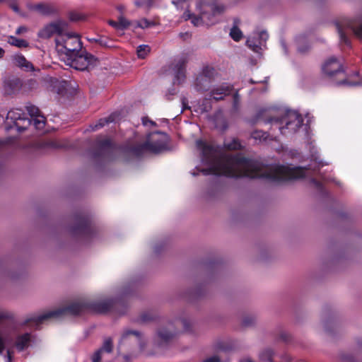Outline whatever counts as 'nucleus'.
<instances>
[{"mask_svg": "<svg viewBox=\"0 0 362 362\" xmlns=\"http://www.w3.org/2000/svg\"><path fill=\"white\" fill-rule=\"evenodd\" d=\"M196 145L202 151V162L209 165L207 168L200 170L205 175L211 174L230 177L264 178L274 182L307 176L308 169L304 168L276 164L264 167L256 160L240 155L223 153L218 148L216 150L202 140L197 141Z\"/></svg>", "mask_w": 362, "mask_h": 362, "instance_id": "obj_1", "label": "nucleus"}, {"mask_svg": "<svg viewBox=\"0 0 362 362\" xmlns=\"http://www.w3.org/2000/svg\"><path fill=\"white\" fill-rule=\"evenodd\" d=\"M56 49L62 61L76 70L84 71L95 64L97 58L82 50V42L75 33L64 32L55 39Z\"/></svg>", "mask_w": 362, "mask_h": 362, "instance_id": "obj_2", "label": "nucleus"}, {"mask_svg": "<svg viewBox=\"0 0 362 362\" xmlns=\"http://www.w3.org/2000/svg\"><path fill=\"white\" fill-rule=\"evenodd\" d=\"M117 304V301L112 299L95 302L80 300L63 308L49 310L41 315H33L25 321V324L33 323L37 326L47 319L59 318L66 313L74 316L88 313H105L115 307Z\"/></svg>", "mask_w": 362, "mask_h": 362, "instance_id": "obj_3", "label": "nucleus"}, {"mask_svg": "<svg viewBox=\"0 0 362 362\" xmlns=\"http://www.w3.org/2000/svg\"><path fill=\"white\" fill-rule=\"evenodd\" d=\"M197 8L200 12V16L191 13L189 11H185L182 15L185 21L191 20L194 26H199L202 24L211 25L218 21L217 16L221 15L225 11V6L215 4H206L200 2L197 4Z\"/></svg>", "mask_w": 362, "mask_h": 362, "instance_id": "obj_4", "label": "nucleus"}, {"mask_svg": "<svg viewBox=\"0 0 362 362\" xmlns=\"http://www.w3.org/2000/svg\"><path fill=\"white\" fill-rule=\"evenodd\" d=\"M267 122L271 123L284 135L296 133L303 124L302 116L296 111H288L281 117L270 118Z\"/></svg>", "mask_w": 362, "mask_h": 362, "instance_id": "obj_5", "label": "nucleus"}, {"mask_svg": "<svg viewBox=\"0 0 362 362\" xmlns=\"http://www.w3.org/2000/svg\"><path fill=\"white\" fill-rule=\"evenodd\" d=\"M335 26L339 35L341 42L350 46L351 42L346 35V30H351L357 37L362 39V16L356 19L343 18L335 22Z\"/></svg>", "mask_w": 362, "mask_h": 362, "instance_id": "obj_6", "label": "nucleus"}, {"mask_svg": "<svg viewBox=\"0 0 362 362\" xmlns=\"http://www.w3.org/2000/svg\"><path fill=\"white\" fill-rule=\"evenodd\" d=\"M151 134L149 135L146 141L144 144L136 145L132 148V152L136 156H140L146 152L158 153L166 148L165 141L160 139H151Z\"/></svg>", "mask_w": 362, "mask_h": 362, "instance_id": "obj_7", "label": "nucleus"}, {"mask_svg": "<svg viewBox=\"0 0 362 362\" xmlns=\"http://www.w3.org/2000/svg\"><path fill=\"white\" fill-rule=\"evenodd\" d=\"M189 62V57L182 54L174 59L170 66V70L173 76V83L181 84L186 78V65Z\"/></svg>", "mask_w": 362, "mask_h": 362, "instance_id": "obj_8", "label": "nucleus"}, {"mask_svg": "<svg viewBox=\"0 0 362 362\" xmlns=\"http://www.w3.org/2000/svg\"><path fill=\"white\" fill-rule=\"evenodd\" d=\"M322 71L327 76L332 78L334 76H341V80L337 82L338 85L346 84L344 79V73L342 64L335 57H330L322 65Z\"/></svg>", "mask_w": 362, "mask_h": 362, "instance_id": "obj_9", "label": "nucleus"}, {"mask_svg": "<svg viewBox=\"0 0 362 362\" xmlns=\"http://www.w3.org/2000/svg\"><path fill=\"white\" fill-rule=\"evenodd\" d=\"M68 23L64 21H57L46 25L39 33V36L42 38H49L54 35H62V33L67 30Z\"/></svg>", "mask_w": 362, "mask_h": 362, "instance_id": "obj_10", "label": "nucleus"}, {"mask_svg": "<svg viewBox=\"0 0 362 362\" xmlns=\"http://www.w3.org/2000/svg\"><path fill=\"white\" fill-rule=\"evenodd\" d=\"M73 233L76 235L89 238L94 233V228L88 218H82L78 220L77 225L74 228Z\"/></svg>", "mask_w": 362, "mask_h": 362, "instance_id": "obj_11", "label": "nucleus"}, {"mask_svg": "<svg viewBox=\"0 0 362 362\" xmlns=\"http://www.w3.org/2000/svg\"><path fill=\"white\" fill-rule=\"evenodd\" d=\"M34 335L28 332L19 334L16 338L15 346L18 351H22L34 341Z\"/></svg>", "mask_w": 362, "mask_h": 362, "instance_id": "obj_12", "label": "nucleus"}, {"mask_svg": "<svg viewBox=\"0 0 362 362\" xmlns=\"http://www.w3.org/2000/svg\"><path fill=\"white\" fill-rule=\"evenodd\" d=\"M233 90V86L227 83L221 84L211 90V96L215 100H223L225 96L230 94Z\"/></svg>", "mask_w": 362, "mask_h": 362, "instance_id": "obj_13", "label": "nucleus"}, {"mask_svg": "<svg viewBox=\"0 0 362 362\" xmlns=\"http://www.w3.org/2000/svg\"><path fill=\"white\" fill-rule=\"evenodd\" d=\"M157 335L160 344L169 341L175 335L173 325L169 324L167 327H160L157 332Z\"/></svg>", "mask_w": 362, "mask_h": 362, "instance_id": "obj_14", "label": "nucleus"}, {"mask_svg": "<svg viewBox=\"0 0 362 362\" xmlns=\"http://www.w3.org/2000/svg\"><path fill=\"white\" fill-rule=\"evenodd\" d=\"M21 86V81L19 78H9L4 82V90L7 94L11 95L18 92Z\"/></svg>", "mask_w": 362, "mask_h": 362, "instance_id": "obj_15", "label": "nucleus"}, {"mask_svg": "<svg viewBox=\"0 0 362 362\" xmlns=\"http://www.w3.org/2000/svg\"><path fill=\"white\" fill-rule=\"evenodd\" d=\"M240 24L241 21L238 18H235L233 19L229 36L235 42H239L243 38V33L239 28Z\"/></svg>", "mask_w": 362, "mask_h": 362, "instance_id": "obj_16", "label": "nucleus"}, {"mask_svg": "<svg viewBox=\"0 0 362 362\" xmlns=\"http://www.w3.org/2000/svg\"><path fill=\"white\" fill-rule=\"evenodd\" d=\"M211 81L198 75L194 81V88L197 91L204 92L209 90Z\"/></svg>", "mask_w": 362, "mask_h": 362, "instance_id": "obj_17", "label": "nucleus"}, {"mask_svg": "<svg viewBox=\"0 0 362 362\" xmlns=\"http://www.w3.org/2000/svg\"><path fill=\"white\" fill-rule=\"evenodd\" d=\"M97 146L100 156H105L111 152L113 149L112 144L109 139L97 140Z\"/></svg>", "mask_w": 362, "mask_h": 362, "instance_id": "obj_18", "label": "nucleus"}, {"mask_svg": "<svg viewBox=\"0 0 362 362\" xmlns=\"http://www.w3.org/2000/svg\"><path fill=\"white\" fill-rule=\"evenodd\" d=\"M33 9L42 15H50L56 11L54 6L49 4H38L34 5Z\"/></svg>", "mask_w": 362, "mask_h": 362, "instance_id": "obj_19", "label": "nucleus"}, {"mask_svg": "<svg viewBox=\"0 0 362 362\" xmlns=\"http://www.w3.org/2000/svg\"><path fill=\"white\" fill-rule=\"evenodd\" d=\"M298 52L300 54L305 53L310 48L305 35H299L296 39Z\"/></svg>", "mask_w": 362, "mask_h": 362, "instance_id": "obj_20", "label": "nucleus"}, {"mask_svg": "<svg viewBox=\"0 0 362 362\" xmlns=\"http://www.w3.org/2000/svg\"><path fill=\"white\" fill-rule=\"evenodd\" d=\"M246 45L250 49L257 53H259L263 47V45H259V37L257 35L252 37H249L246 41Z\"/></svg>", "mask_w": 362, "mask_h": 362, "instance_id": "obj_21", "label": "nucleus"}, {"mask_svg": "<svg viewBox=\"0 0 362 362\" xmlns=\"http://www.w3.org/2000/svg\"><path fill=\"white\" fill-rule=\"evenodd\" d=\"M30 124V119L26 117L25 115L19 120H17L13 127H11V128L15 127L18 132H21L25 131Z\"/></svg>", "mask_w": 362, "mask_h": 362, "instance_id": "obj_22", "label": "nucleus"}, {"mask_svg": "<svg viewBox=\"0 0 362 362\" xmlns=\"http://www.w3.org/2000/svg\"><path fill=\"white\" fill-rule=\"evenodd\" d=\"M115 114H112L107 118L100 119L95 124H91L90 126L91 131H96V130L103 127L106 124L114 122L115 119Z\"/></svg>", "mask_w": 362, "mask_h": 362, "instance_id": "obj_23", "label": "nucleus"}, {"mask_svg": "<svg viewBox=\"0 0 362 362\" xmlns=\"http://www.w3.org/2000/svg\"><path fill=\"white\" fill-rule=\"evenodd\" d=\"M25 115L24 112L21 109H13L8 111L6 119L11 120V122L16 124L17 120H19L23 116Z\"/></svg>", "mask_w": 362, "mask_h": 362, "instance_id": "obj_24", "label": "nucleus"}, {"mask_svg": "<svg viewBox=\"0 0 362 362\" xmlns=\"http://www.w3.org/2000/svg\"><path fill=\"white\" fill-rule=\"evenodd\" d=\"M15 60L17 65L24 69L25 71L34 70V66L33 64L27 61L23 55H17L15 58Z\"/></svg>", "mask_w": 362, "mask_h": 362, "instance_id": "obj_25", "label": "nucleus"}, {"mask_svg": "<svg viewBox=\"0 0 362 362\" xmlns=\"http://www.w3.org/2000/svg\"><path fill=\"white\" fill-rule=\"evenodd\" d=\"M251 137L256 141L261 143L267 140L269 134L262 130H255L251 133Z\"/></svg>", "mask_w": 362, "mask_h": 362, "instance_id": "obj_26", "label": "nucleus"}, {"mask_svg": "<svg viewBox=\"0 0 362 362\" xmlns=\"http://www.w3.org/2000/svg\"><path fill=\"white\" fill-rule=\"evenodd\" d=\"M31 124L33 123L37 129H42L45 125L46 119L43 115H40L35 117L32 118Z\"/></svg>", "mask_w": 362, "mask_h": 362, "instance_id": "obj_27", "label": "nucleus"}, {"mask_svg": "<svg viewBox=\"0 0 362 362\" xmlns=\"http://www.w3.org/2000/svg\"><path fill=\"white\" fill-rule=\"evenodd\" d=\"M8 42L13 46H16V47H20V48L21 47H26L28 46V43L25 40H22V39H18L13 36H10L8 37Z\"/></svg>", "mask_w": 362, "mask_h": 362, "instance_id": "obj_28", "label": "nucleus"}, {"mask_svg": "<svg viewBox=\"0 0 362 362\" xmlns=\"http://www.w3.org/2000/svg\"><path fill=\"white\" fill-rule=\"evenodd\" d=\"M199 75L212 81L216 75V70L211 66H206L202 69Z\"/></svg>", "mask_w": 362, "mask_h": 362, "instance_id": "obj_29", "label": "nucleus"}, {"mask_svg": "<svg viewBox=\"0 0 362 362\" xmlns=\"http://www.w3.org/2000/svg\"><path fill=\"white\" fill-rule=\"evenodd\" d=\"M118 25L119 30H124L127 29L131 25H133V23L123 16H119L118 17Z\"/></svg>", "mask_w": 362, "mask_h": 362, "instance_id": "obj_30", "label": "nucleus"}, {"mask_svg": "<svg viewBox=\"0 0 362 362\" xmlns=\"http://www.w3.org/2000/svg\"><path fill=\"white\" fill-rule=\"evenodd\" d=\"M113 349L112 340L110 337H107L104 339L103 344L99 349H103V352L111 353Z\"/></svg>", "mask_w": 362, "mask_h": 362, "instance_id": "obj_31", "label": "nucleus"}, {"mask_svg": "<svg viewBox=\"0 0 362 362\" xmlns=\"http://www.w3.org/2000/svg\"><path fill=\"white\" fill-rule=\"evenodd\" d=\"M224 147L228 150H237L240 148L241 145L238 139H233L231 141L224 142Z\"/></svg>", "mask_w": 362, "mask_h": 362, "instance_id": "obj_32", "label": "nucleus"}, {"mask_svg": "<svg viewBox=\"0 0 362 362\" xmlns=\"http://www.w3.org/2000/svg\"><path fill=\"white\" fill-rule=\"evenodd\" d=\"M154 23L151 21H148L146 18H142L141 20L136 21L134 25V28H140L142 29L149 28L153 25Z\"/></svg>", "mask_w": 362, "mask_h": 362, "instance_id": "obj_33", "label": "nucleus"}, {"mask_svg": "<svg viewBox=\"0 0 362 362\" xmlns=\"http://www.w3.org/2000/svg\"><path fill=\"white\" fill-rule=\"evenodd\" d=\"M25 107L31 119L41 115L39 108L32 104L26 105Z\"/></svg>", "mask_w": 362, "mask_h": 362, "instance_id": "obj_34", "label": "nucleus"}, {"mask_svg": "<svg viewBox=\"0 0 362 362\" xmlns=\"http://www.w3.org/2000/svg\"><path fill=\"white\" fill-rule=\"evenodd\" d=\"M149 52L150 47L148 45H141L137 47V55L139 58H145Z\"/></svg>", "mask_w": 362, "mask_h": 362, "instance_id": "obj_35", "label": "nucleus"}, {"mask_svg": "<svg viewBox=\"0 0 362 362\" xmlns=\"http://www.w3.org/2000/svg\"><path fill=\"white\" fill-rule=\"evenodd\" d=\"M257 35L259 37V45H263V47H265V43L267 39L269 38L268 33L266 31L263 30L257 33Z\"/></svg>", "mask_w": 362, "mask_h": 362, "instance_id": "obj_36", "label": "nucleus"}, {"mask_svg": "<svg viewBox=\"0 0 362 362\" xmlns=\"http://www.w3.org/2000/svg\"><path fill=\"white\" fill-rule=\"evenodd\" d=\"M132 335H135V336H136V337H137L138 338H140V337H141V334H140L139 332H137V331H134V330H127V331H125V332L123 333V334H122V338H121V341H120V343H121L123 340L126 339H127L129 335H132Z\"/></svg>", "mask_w": 362, "mask_h": 362, "instance_id": "obj_37", "label": "nucleus"}, {"mask_svg": "<svg viewBox=\"0 0 362 362\" xmlns=\"http://www.w3.org/2000/svg\"><path fill=\"white\" fill-rule=\"evenodd\" d=\"M6 341V337L4 334V332L0 330V354H2L3 351L5 349Z\"/></svg>", "mask_w": 362, "mask_h": 362, "instance_id": "obj_38", "label": "nucleus"}, {"mask_svg": "<svg viewBox=\"0 0 362 362\" xmlns=\"http://www.w3.org/2000/svg\"><path fill=\"white\" fill-rule=\"evenodd\" d=\"M103 349H98L91 356L92 362H100L102 358Z\"/></svg>", "mask_w": 362, "mask_h": 362, "instance_id": "obj_39", "label": "nucleus"}, {"mask_svg": "<svg viewBox=\"0 0 362 362\" xmlns=\"http://www.w3.org/2000/svg\"><path fill=\"white\" fill-rule=\"evenodd\" d=\"M255 322V318L252 316L245 317L243 320V325L245 327L252 325Z\"/></svg>", "mask_w": 362, "mask_h": 362, "instance_id": "obj_40", "label": "nucleus"}, {"mask_svg": "<svg viewBox=\"0 0 362 362\" xmlns=\"http://www.w3.org/2000/svg\"><path fill=\"white\" fill-rule=\"evenodd\" d=\"M274 352L271 349L266 350L262 355V358H266L268 362H272Z\"/></svg>", "mask_w": 362, "mask_h": 362, "instance_id": "obj_41", "label": "nucleus"}, {"mask_svg": "<svg viewBox=\"0 0 362 362\" xmlns=\"http://www.w3.org/2000/svg\"><path fill=\"white\" fill-rule=\"evenodd\" d=\"M54 144L52 142H38L36 144V148L39 149H44L47 147H53Z\"/></svg>", "mask_w": 362, "mask_h": 362, "instance_id": "obj_42", "label": "nucleus"}, {"mask_svg": "<svg viewBox=\"0 0 362 362\" xmlns=\"http://www.w3.org/2000/svg\"><path fill=\"white\" fill-rule=\"evenodd\" d=\"M69 18L71 21H77L82 19V16L78 13L71 12L69 13Z\"/></svg>", "mask_w": 362, "mask_h": 362, "instance_id": "obj_43", "label": "nucleus"}, {"mask_svg": "<svg viewBox=\"0 0 362 362\" xmlns=\"http://www.w3.org/2000/svg\"><path fill=\"white\" fill-rule=\"evenodd\" d=\"M13 350L8 349L6 351V355L5 356L6 358V362H11L13 358Z\"/></svg>", "mask_w": 362, "mask_h": 362, "instance_id": "obj_44", "label": "nucleus"}, {"mask_svg": "<svg viewBox=\"0 0 362 362\" xmlns=\"http://www.w3.org/2000/svg\"><path fill=\"white\" fill-rule=\"evenodd\" d=\"M204 362H221V360L218 356H213L205 359Z\"/></svg>", "mask_w": 362, "mask_h": 362, "instance_id": "obj_45", "label": "nucleus"}, {"mask_svg": "<svg viewBox=\"0 0 362 362\" xmlns=\"http://www.w3.org/2000/svg\"><path fill=\"white\" fill-rule=\"evenodd\" d=\"M239 103V95L238 93H235L233 95V107L235 109H238Z\"/></svg>", "mask_w": 362, "mask_h": 362, "instance_id": "obj_46", "label": "nucleus"}, {"mask_svg": "<svg viewBox=\"0 0 362 362\" xmlns=\"http://www.w3.org/2000/svg\"><path fill=\"white\" fill-rule=\"evenodd\" d=\"M142 123H143V124H144V125H145V126H146L148 123H149V124H151V125H153V126H155V125L156 124L155 122L150 120V119H149L148 118H147V117H144V118L142 119Z\"/></svg>", "mask_w": 362, "mask_h": 362, "instance_id": "obj_47", "label": "nucleus"}, {"mask_svg": "<svg viewBox=\"0 0 362 362\" xmlns=\"http://www.w3.org/2000/svg\"><path fill=\"white\" fill-rule=\"evenodd\" d=\"M109 24L112 26L114 28H115L117 30H119V25H118V21H109Z\"/></svg>", "mask_w": 362, "mask_h": 362, "instance_id": "obj_48", "label": "nucleus"}, {"mask_svg": "<svg viewBox=\"0 0 362 362\" xmlns=\"http://www.w3.org/2000/svg\"><path fill=\"white\" fill-rule=\"evenodd\" d=\"M26 30H27V28H26L25 27H24V26H21V27H19V28L16 30V33L17 35H20V34H21L22 33L25 32Z\"/></svg>", "mask_w": 362, "mask_h": 362, "instance_id": "obj_49", "label": "nucleus"}, {"mask_svg": "<svg viewBox=\"0 0 362 362\" xmlns=\"http://www.w3.org/2000/svg\"><path fill=\"white\" fill-rule=\"evenodd\" d=\"M182 112L185 109H188L189 108V107L187 106V99L185 98H183L182 99Z\"/></svg>", "mask_w": 362, "mask_h": 362, "instance_id": "obj_50", "label": "nucleus"}, {"mask_svg": "<svg viewBox=\"0 0 362 362\" xmlns=\"http://www.w3.org/2000/svg\"><path fill=\"white\" fill-rule=\"evenodd\" d=\"M281 45L284 49V51L285 52V54H287L288 51H287V47H286V43L284 40H281Z\"/></svg>", "mask_w": 362, "mask_h": 362, "instance_id": "obj_51", "label": "nucleus"}, {"mask_svg": "<svg viewBox=\"0 0 362 362\" xmlns=\"http://www.w3.org/2000/svg\"><path fill=\"white\" fill-rule=\"evenodd\" d=\"M186 0H176V1H173V4H175V5H177L179 4H180L181 2L182 1H185Z\"/></svg>", "mask_w": 362, "mask_h": 362, "instance_id": "obj_52", "label": "nucleus"}, {"mask_svg": "<svg viewBox=\"0 0 362 362\" xmlns=\"http://www.w3.org/2000/svg\"><path fill=\"white\" fill-rule=\"evenodd\" d=\"M96 42H98L101 45H106V43L103 42V40L100 38L99 40H95Z\"/></svg>", "mask_w": 362, "mask_h": 362, "instance_id": "obj_53", "label": "nucleus"}, {"mask_svg": "<svg viewBox=\"0 0 362 362\" xmlns=\"http://www.w3.org/2000/svg\"><path fill=\"white\" fill-rule=\"evenodd\" d=\"M11 8H12V9H13L14 11H16V12H18V6H16V5H12Z\"/></svg>", "mask_w": 362, "mask_h": 362, "instance_id": "obj_54", "label": "nucleus"}, {"mask_svg": "<svg viewBox=\"0 0 362 362\" xmlns=\"http://www.w3.org/2000/svg\"><path fill=\"white\" fill-rule=\"evenodd\" d=\"M4 54V50L0 47V58H2Z\"/></svg>", "mask_w": 362, "mask_h": 362, "instance_id": "obj_55", "label": "nucleus"}, {"mask_svg": "<svg viewBox=\"0 0 362 362\" xmlns=\"http://www.w3.org/2000/svg\"><path fill=\"white\" fill-rule=\"evenodd\" d=\"M312 181H313V183H315L316 185H317V186H318V185H320V182H317V181H316L315 180L313 179V180H312Z\"/></svg>", "mask_w": 362, "mask_h": 362, "instance_id": "obj_56", "label": "nucleus"}, {"mask_svg": "<svg viewBox=\"0 0 362 362\" xmlns=\"http://www.w3.org/2000/svg\"><path fill=\"white\" fill-rule=\"evenodd\" d=\"M123 8H123V6H119V7H118V9H119L120 11H122Z\"/></svg>", "mask_w": 362, "mask_h": 362, "instance_id": "obj_57", "label": "nucleus"}, {"mask_svg": "<svg viewBox=\"0 0 362 362\" xmlns=\"http://www.w3.org/2000/svg\"><path fill=\"white\" fill-rule=\"evenodd\" d=\"M140 346H141V349H144V344H140Z\"/></svg>", "mask_w": 362, "mask_h": 362, "instance_id": "obj_58", "label": "nucleus"}, {"mask_svg": "<svg viewBox=\"0 0 362 362\" xmlns=\"http://www.w3.org/2000/svg\"><path fill=\"white\" fill-rule=\"evenodd\" d=\"M3 145H4V143L1 141H0V148L2 147Z\"/></svg>", "mask_w": 362, "mask_h": 362, "instance_id": "obj_59", "label": "nucleus"}, {"mask_svg": "<svg viewBox=\"0 0 362 362\" xmlns=\"http://www.w3.org/2000/svg\"><path fill=\"white\" fill-rule=\"evenodd\" d=\"M282 338H283V339H284V340H285V341H286V340H287V337H284V336H283V335H282Z\"/></svg>", "mask_w": 362, "mask_h": 362, "instance_id": "obj_60", "label": "nucleus"}, {"mask_svg": "<svg viewBox=\"0 0 362 362\" xmlns=\"http://www.w3.org/2000/svg\"><path fill=\"white\" fill-rule=\"evenodd\" d=\"M192 175H197V173H192Z\"/></svg>", "mask_w": 362, "mask_h": 362, "instance_id": "obj_61", "label": "nucleus"}]
</instances>
